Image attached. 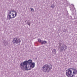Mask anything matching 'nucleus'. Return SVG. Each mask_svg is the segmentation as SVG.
I'll list each match as a JSON object with an SVG mask.
<instances>
[{
	"mask_svg": "<svg viewBox=\"0 0 77 77\" xmlns=\"http://www.w3.org/2000/svg\"><path fill=\"white\" fill-rule=\"evenodd\" d=\"M32 63V60H29L28 61H25L23 62V63H21L20 65V67L22 69H24V68H25V66H27V65L28 63L29 65L31 64Z\"/></svg>",
	"mask_w": 77,
	"mask_h": 77,
	"instance_id": "obj_1",
	"label": "nucleus"
},
{
	"mask_svg": "<svg viewBox=\"0 0 77 77\" xmlns=\"http://www.w3.org/2000/svg\"><path fill=\"white\" fill-rule=\"evenodd\" d=\"M17 14L16 12L13 11H10L8 14V16L10 19L11 18H14L16 17Z\"/></svg>",
	"mask_w": 77,
	"mask_h": 77,
	"instance_id": "obj_2",
	"label": "nucleus"
},
{
	"mask_svg": "<svg viewBox=\"0 0 77 77\" xmlns=\"http://www.w3.org/2000/svg\"><path fill=\"white\" fill-rule=\"evenodd\" d=\"M66 75L68 77H74V75L72 74V68H70L66 70Z\"/></svg>",
	"mask_w": 77,
	"mask_h": 77,
	"instance_id": "obj_3",
	"label": "nucleus"
},
{
	"mask_svg": "<svg viewBox=\"0 0 77 77\" xmlns=\"http://www.w3.org/2000/svg\"><path fill=\"white\" fill-rule=\"evenodd\" d=\"M51 65H50L49 66H48L47 64H46L42 67V70L44 72H47V71H48V68L49 70H50L51 69Z\"/></svg>",
	"mask_w": 77,
	"mask_h": 77,
	"instance_id": "obj_4",
	"label": "nucleus"
},
{
	"mask_svg": "<svg viewBox=\"0 0 77 77\" xmlns=\"http://www.w3.org/2000/svg\"><path fill=\"white\" fill-rule=\"evenodd\" d=\"M29 67H27V66H25V68L27 70H30L32 68H33L35 67V63H32L29 64Z\"/></svg>",
	"mask_w": 77,
	"mask_h": 77,
	"instance_id": "obj_5",
	"label": "nucleus"
},
{
	"mask_svg": "<svg viewBox=\"0 0 77 77\" xmlns=\"http://www.w3.org/2000/svg\"><path fill=\"white\" fill-rule=\"evenodd\" d=\"M72 71H73V73L72 74H73V77L75 76V75L77 74V70L75 69H74L73 68H72Z\"/></svg>",
	"mask_w": 77,
	"mask_h": 77,
	"instance_id": "obj_6",
	"label": "nucleus"
},
{
	"mask_svg": "<svg viewBox=\"0 0 77 77\" xmlns=\"http://www.w3.org/2000/svg\"><path fill=\"white\" fill-rule=\"evenodd\" d=\"M13 42L14 44L15 43H17V44H18V43L19 42H21V41L19 40V42H18V41L17 40V38H14Z\"/></svg>",
	"mask_w": 77,
	"mask_h": 77,
	"instance_id": "obj_7",
	"label": "nucleus"
},
{
	"mask_svg": "<svg viewBox=\"0 0 77 77\" xmlns=\"http://www.w3.org/2000/svg\"><path fill=\"white\" fill-rule=\"evenodd\" d=\"M41 43L42 44H46V43H47V42L45 41H43V42H42Z\"/></svg>",
	"mask_w": 77,
	"mask_h": 77,
	"instance_id": "obj_8",
	"label": "nucleus"
},
{
	"mask_svg": "<svg viewBox=\"0 0 77 77\" xmlns=\"http://www.w3.org/2000/svg\"><path fill=\"white\" fill-rule=\"evenodd\" d=\"M38 42H41V43L42 42H41V40L40 39H38Z\"/></svg>",
	"mask_w": 77,
	"mask_h": 77,
	"instance_id": "obj_9",
	"label": "nucleus"
},
{
	"mask_svg": "<svg viewBox=\"0 0 77 77\" xmlns=\"http://www.w3.org/2000/svg\"><path fill=\"white\" fill-rule=\"evenodd\" d=\"M51 7L52 8H54V5H52Z\"/></svg>",
	"mask_w": 77,
	"mask_h": 77,
	"instance_id": "obj_10",
	"label": "nucleus"
},
{
	"mask_svg": "<svg viewBox=\"0 0 77 77\" xmlns=\"http://www.w3.org/2000/svg\"><path fill=\"white\" fill-rule=\"evenodd\" d=\"M31 10L32 11H34V10H33V8H31Z\"/></svg>",
	"mask_w": 77,
	"mask_h": 77,
	"instance_id": "obj_11",
	"label": "nucleus"
},
{
	"mask_svg": "<svg viewBox=\"0 0 77 77\" xmlns=\"http://www.w3.org/2000/svg\"><path fill=\"white\" fill-rule=\"evenodd\" d=\"M28 25H29V26H30V23H28Z\"/></svg>",
	"mask_w": 77,
	"mask_h": 77,
	"instance_id": "obj_12",
	"label": "nucleus"
},
{
	"mask_svg": "<svg viewBox=\"0 0 77 77\" xmlns=\"http://www.w3.org/2000/svg\"><path fill=\"white\" fill-rule=\"evenodd\" d=\"M53 50H54V51H56V50H55V49H54Z\"/></svg>",
	"mask_w": 77,
	"mask_h": 77,
	"instance_id": "obj_13",
	"label": "nucleus"
},
{
	"mask_svg": "<svg viewBox=\"0 0 77 77\" xmlns=\"http://www.w3.org/2000/svg\"><path fill=\"white\" fill-rule=\"evenodd\" d=\"M26 22V21H25V22Z\"/></svg>",
	"mask_w": 77,
	"mask_h": 77,
	"instance_id": "obj_14",
	"label": "nucleus"
}]
</instances>
